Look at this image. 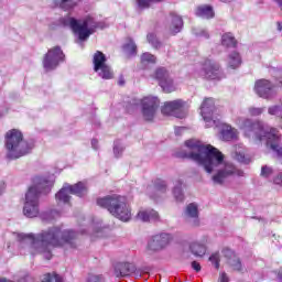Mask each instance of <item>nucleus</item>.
I'll return each mask as SVG.
<instances>
[{"mask_svg": "<svg viewBox=\"0 0 282 282\" xmlns=\"http://www.w3.org/2000/svg\"><path fill=\"white\" fill-rule=\"evenodd\" d=\"M61 25L73 30L74 34L78 36L79 41H87L96 30H104L107 28L104 22H98L91 15L84 18L83 20H76L72 17H65L59 19Z\"/></svg>", "mask_w": 282, "mask_h": 282, "instance_id": "4", "label": "nucleus"}, {"mask_svg": "<svg viewBox=\"0 0 282 282\" xmlns=\"http://www.w3.org/2000/svg\"><path fill=\"white\" fill-rule=\"evenodd\" d=\"M262 177H272V175H274V170H272V167L264 165L261 169V174Z\"/></svg>", "mask_w": 282, "mask_h": 282, "instance_id": "36", "label": "nucleus"}, {"mask_svg": "<svg viewBox=\"0 0 282 282\" xmlns=\"http://www.w3.org/2000/svg\"><path fill=\"white\" fill-rule=\"evenodd\" d=\"M53 282H65V281H63V276L58 274H53Z\"/></svg>", "mask_w": 282, "mask_h": 282, "instance_id": "46", "label": "nucleus"}, {"mask_svg": "<svg viewBox=\"0 0 282 282\" xmlns=\"http://www.w3.org/2000/svg\"><path fill=\"white\" fill-rule=\"evenodd\" d=\"M91 147H93V149H98V140L93 139L91 140Z\"/></svg>", "mask_w": 282, "mask_h": 282, "instance_id": "48", "label": "nucleus"}, {"mask_svg": "<svg viewBox=\"0 0 282 282\" xmlns=\"http://www.w3.org/2000/svg\"><path fill=\"white\" fill-rule=\"evenodd\" d=\"M119 85H124V82L120 80V82H119Z\"/></svg>", "mask_w": 282, "mask_h": 282, "instance_id": "52", "label": "nucleus"}, {"mask_svg": "<svg viewBox=\"0 0 282 282\" xmlns=\"http://www.w3.org/2000/svg\"><path fill=\"white\" fill-rule=\"evenodd\" d=\"M155 188L159 193H166L169 185H166V181H158L155 183Z\"/></svg>", "mask_w": 282, "mask_h": 282, "instance_id": "37", "label": "nucleus"}, {"mask_svg": "<svg viewBox=\"0 0 282 282\" xmlns=\"http://www.w3.org/2000/svg\"><path fill=\"white\" fill-rule=\"evenodd\" d=\"M169 77H171V75H169V70L165 68H158L152 75V78H155V80L159 82V85H162Z\"/></svg>", "mask_w": 282, "mask_h": 282, "instance_id": "30", "label": "nucleus"}, {"mask_svg": "<svg viewBox=\"0 0 282 282\" xmlns=\"http://www.w3.org/2000/svg\"><path fill=\"white\" fill-rule=\"evenodd\" d=\"M274 184H278L279 186H282V173L278 174L274 180Z\"/></svg>", "mask_w": 282, "mask_h": 282, "instance_id": "44", "label": "nucleus"}, {"mask_svg": "<svg viewBox=\"0 0 282 282\" xmlns=\"http://www.w3.org/2000/svg\"><path fill=\"white\" fill-rule=\"evenodd\" d=\"M187 153L183 158L193 160L212 175L213 184L224 186L229 177H243V171L237 169L235 164L225 160L224 153L213 145H205L202 141L191 139L185 141Z\"/></svg>", "mask_w": 282, "mask_h": 282, "instance_id": "1", "label": "nucleus"}, {"mask_svg": "<svg viewBox=\"0 0 282 282\" xmlns=\"http://www.w3.org/2000/svg\"><path fill=\"white\" fill-rule=\"evenodd\" d=\"M171 243V235L166 232L155 234L148 240V252H160Z\"/></svg>", "mask_w": 282, "mask_h": 282, "instance_id": "14", "label": "nucleus"}, {"mask_svg": "<svg viewBox=\"0 0 282 282\" xmlns=\"http://www.w3.org/2000/svg\"><path fill=\"white\" fill-rule=\"evenodd\" d=\"M186 107V102L182 99H176L173 101H166L162 108L161 111L163 116H173L174 118H185L186 112L184 111V108Z\"/></svg>", "mask_w": 282, "mask_h": 282, "instance_id": "13", "label": "nucleus"}, {"mask_svg": "<svg viewBox=\"0 0 282 282\" xmlns=\"http://www.w3.org/2000/svg\"><path fill=\"white\" fill-rule=\"evenodd\" d=\"M194 34L196 35V36H203L204 39H209V34H208V31H206V30H204V29H196L195 31H194Z\"/></svg>", "mask_w": 282, "mask_h": 282, "instance_id": "39", "label": "nucleus"}, {"mask_svg": "<svg viewBox=\"0 0 282 282\" xmlns=\"http://www.w3.org/2000/svg\"><path fill=\"white\" fill-rule=\"evenodd\" d=\"M139 10H149L151 6H155V3H162L163 0H135Z\"/></svg>", "mask_w": 282, "mask_h": 282, "instance_id": "31", "label": "nucleus"}, {"mask_svg": "<svg viewBox=\"0 0 282 282\" xmlns=\"http://www.w3.org/2000/svg\"><path fill=\"white\" fill-rule=\"evenodd\" d=\"M160 87L165 91V94H173L177 88L175 87V83H173V78L169 77L161 82Z\"/></svg>", "mask_w": 282, "mask_h": 282, "instance_id": "29", "label": "nucleus"}, {"mask_svg": "<svg viewBox=\"0 0 282 282\" xmlns=\"http://www.w3.org/2000/svg\"><path fill=\"white\" fill-rule=\"evenodd\" d=\"M221 45L224 47H237V40L232 33H225L221 37Z\"/></svg>", "mask_w": 282, "mask_h": 282, "instance_id": "28", "label": "nucleus"}, {"mask_svg": "<svg viewBox=\"0 0 282 282\" xmlns=\"http://www.w3.org/2000/svg\"><path fill=\"white\" fill-rule=\"evenodd\" d=\"M265 111V108H257V107H250L249 113L250 116H261Z\"/></svg>", "mask_w": 282, "mask_h": 282, "instance_id": "38", "label": "nucleus"}, {"mask_svg": "<svg viewBox=\"0 0 282 282\" xmlns=\"http://www.w3.org/2000/svg\"><path fill=\"white\" fill-rule=\"evenodd\" d=\"M209 261L214 263L215 268L219 270V254L214 253L209 257Z\"/></svg>", "mask_w": 282, "mask_h": 282, "instance_id": "40", "label": "nucleus"}, {"mask_svg": "<svg viewBox=\"0 0 282 282\" xmlns=\"http://www.w3.org/2000/svg\"><path fill=\"white\" fill-rule=\"evenodd\" d=\"M192 268L195 270V272H200L202 271V265L197 261L192 262Z\"/></svg>", "mask_w": 282, "mask_h": 282, "instance_id": "43", "label": "nucleus"}, {"mask_svg": "<svg viewBox=\"0 0 282 282\" xmlns=\"http://www.w3.org/2000/svg\"><path fill=\"white\" fill-rule=\"evenodd\" d=\"M235 160L241 162L242 164H248V160L246 159V150L243 145L239 144L235 147Z\"/></svg>", "mask_w": 282, "mask_h": 282, "instance_id": "27", "label": "nucleus"}, {"mask_svg": "<svg viewBox=\"0 0 282 282\" xmlns=\"http://www.w3.org/2000/svg\"><path fill=\"white\" fill-rule=\"evenodd\" d=\"M228 263L230 268H232V270H235L236 272H241V270H243L241 260L237 256H232L231 258H229Z\"/></svg>", "mask_w": 282, "mask_h": 282, "instance_id": "32", "label": "nucleus"}, {"mask_svg": "<svg viewBox=\"0 0 282 282\" xmlns=\"http://www.w3.org/2000/svg\"><path fill=\"white\" fill-rule=\"evenodd\" d=\"M14 239L21 243L30 246L31 254H43L46 259H52V248L72 243L78 237L74 230H62L58 227H53L34 237V235L13 232Z\"/></svg>", "mask_w": 282, "mask_h": 282, "instance_id": "2", "label": "nucleus"}, {"mask_svg": "<svg viewBox=\"0 0 282 282\" xmlns=\"http://www.w3.org/2000/svg\"><path fill=\"white\" fill-rule=\"evenodd\" d=\"M207 243L208 237L206 236L198 240H193L192 242H189V251L192 252V254H194V257H204V254H206Z\"/></svg>", "mask_w": 282, "mask_h": 282, "instance_id": "18", "label": "nucleus"}, {"mask_svg": "<svg viewBox=\"0 0 282 282\" xmlns=\"http://www.w3.org/2000/svg\"><path fill=\"white\" fill-rule=\"evenodd\" d=\"M199 76L207 80H221L224 78L221 65L214 59H205L199 70Z\"/></svg>", "mask_w": 282, "mask_h": 282, "instance_id": "12", "label": "nucleus"}, {"mask_svg": "<svg viewBox=\"0 0 282 282\" xmlns=\"http://www.w3.org/2000/svg\"><path fill=\"white\" fill-rule=\"evenodd\" d=\"M135 274V264L129 262H119L115 264V276L118 279L122 276H131Z\"/></svg>", "mask_w": 282, "mask_h": 282, "instance_id": "19", "label": "nucleus"}, {"mask_svg": "<svg viewBox=\"0 0 282 282\" xmlns=\"http://www.w3.org/2000/svg\"><path fill=\"white\" fill-rule=\"evenodd\" d=\"M221 3H231L232 0H219Z\"/></svg>", "mask_w": 282, "mask_h": 282, "instance_id": "50", "label": "nucleus"}, {"mask_svg": "<svg viewBox=\"0 0 282 282\" xmlns=\"http://www.w3.org/2000/svg\"><path fill=\"white\" fill-rule=\"evenodd\" d=\"M172 195L175 202H184V181H182L181 178L174 181Z\"/></svg>", "mask_w": 282, "mask_h": 282, "instance_id": "23", "label": "nucleus"}, {"mask_svg": "<svg viewBox=\"0 0 282 282\" xmlns=\"http://www.w3.org/2000/svg\"><path fill=\"white\" fill-rule=\"evenodd\" d=\"M123 151H124V147L122 145V143H120V141H116L113 147L115 156L120 158Z\"/></svg>", "mask_w": 282, "mask_h": 282, "instance_id": "35", "label": "nucleus"}, {"mask_svg": "<svg viewBox=\"0 0 282 282\" xmlns=\"http://www.w3.org/2000/svg\"><path fill=\"white\" fill-rule=\"evenodd\" d=\"M220 135L221 140L230 142V140H237L239 138V131L230 126H226L221 129Z\"/></svg>", "mask_w": 282, "mask_h": 282, "instance_id": "24", "label": "nucleus"}, {"mask_svg": "<svg viewBox=\"0 0 282 282\" xmlns=\"http://www.w3.org/2000/svg\"><path fill=\"white\" fill-rule=\"evenodd\" d=\"M215 99L205 98L200 106V115L203 120L206 122V127H216L217 121L215 120Z\"/></svg>", "mask_w": 282, "mask_h": 282, "instance_id": "15", "label": "nucleus"}, {"mask_svg": "<svg viewBox=\"0 0 282 282\" xmlns=\"http://www.w3.org/2000/svg\"><path fill=\"white\" fill-rule=\"evenodd\" d=\"M148 43L154 47V50H159V47H162V42L158 40V36L154 33H149L148 36Z\"/></svg>", "mask_w": 282, "mask_h": 282, "instance_id": "33", "label": "nucleus"}, {"mask_svg": "<svg viewBox=\"0 0 282 282\" xmlns=\"http://www.w3.org/2000/svg\"><path fill=\"white\" fill-rule=\"evenodd\" d=\"M142 118L147 122L153 121L158 109H160V98L155 96H145L140 100Z\"/></svg>", "mask_w": 282, "mask_h": 282, "instance_id": "10", "label": "nucleus"}, {"mask_svg": "<svg viewBox=\"0 0 282 282\" xmlns=\"http://www.w3.org/2000/svg\"><path fill=\"white\" fill-rule=\"evenodd\" d=\"M182 28H184V20H182V17L171 13L170 14V32L175 35L178 34V32H182Z\"/></svg>", "mask_w": 282, "mask_h": 282, "instance_id": "20", "label": "nucleus"}, {"mask_svg": "<svg viewBox=\"0 0 282 282\" xmlns=\"http://www.w3.org/2000/svg\"><path fill=\"white\" fill-rule=\"evenodd\" d=\"M241 129L245 131L247 138H252L256 142H261L263 138L267 140V145L276 153L278 158H282L281 148V134L275 128L263 129V126L259 121H252L250 119L242 120Z\"/></svg>", "mask_w": 282, "mask_h": 282, "instance_id": "3", "label": "nucleus"}, {"mask_svg": "<svg viewBox=\"0 0 282 282\" xmlns=\"http://www.w3.org/2000/svg\"><path fill=\"white\" fill-rule=\"evenodd\" d=\"M278 30H279V32H282V24H281V22H278Z\"/></svg>", "mask_w": 282, "mask_h": 282, "instance_id": "49", "label": "nucleus"}, {"mask_svg": "<svg viewBox=\"0 0 282 282\" xmlns=\"http://www.w3.org/2000/svg\"><path fill=\"white\" fill-rule=\"evenodd\" d=\"M97 205L107 210L120 221H131V206L124 196H106L97 199Z\"/></svg>", "mask_w": 282, "mask_h": 282, "instance_id": "7", "label": "nucleus"}, {"mask_svg": "<svg viewBox=\"0 0 282 282\" xmlns=\"http://www.w3.org/2000/svg\"><path fill=\"white\" fill-rule=\"evenodd\" d=\"M87 193V185L79 182L75 185L64 184V186L55 194V199L57 204H69L72 195H77V197H83Z\"/></svg>", "mask_w": 282, "mask_h": 282, "instance_id": "8", "label": "nucleus"}, {"mask_svg": "<svg viewBox=\"0 0 282 282\" xmlns=\"http://www.w3.org/2000/svg\"><path fill=\"white\" fill-rule=\"evenodd\" d=\"M241 66V55L237 52H232L227 57V67L229 69H237Z\"/></svg>", "mask_w": 282, "mask_h": 282, "instance_id": "25", "label": "nucleus"}, {"mask_svg": "<svg viewBox=\"0 0 282 282\" xmlns=\"http://www.w3.org/2000/svg\"><path fill=\"white\" fill-rule=\"evenodd\" d=\"M0 282H10V281H8V280H6V279H2V280H0Z\"/></svg>", "mask_w": 282, "mask_h": 282, "instance_id": "51", "label": "nucleus"}, {"mask_svg": "<svg viewBox=\"0 0 282 282\" xmlns=\"http://www.w3.org/2000/svg\"><path fill=\"white\" fill-rule=\"evenodd\" d=\"M42 282H54V275H52L51 273L45 274Z\"/></svg>", "mask_w": 282, "mask_h": 282, "instance_id": "45", "label": "nucleus"}, {"mask_svg": "<svg viewBox=\"0 0 282 282\" xmlns=\"http://www.w3.org/2000/svg\"><path fill=\"white\" fill-rule=\"evenodd\" d=\"M4 191H6V183L0 182V195H3Z\"/></svg>", "mask_w": 282, "mask_h": 282, "instance_id": "47", "label": "nucleus"}, {"mask_svg": "<svg viewBox=\"0 0 282 282\" xmlns=\"http://www.w3.org/2000/svg\"><path fill=\"white\" fill-rule=\"evenodd\" d=\"M137 219L139 221H158L160 214L153 209H141L137 215Z\"/></svg>", "mask_w": 282, "mask_h": 282, "instance_id": "22", "label": "nucleus"}, {"mask_svg": "<svg viewBox=\"0 0 282 282\" xmlns=\"http://www.w3.org/2000/svg\"><path fill=\"white\" fill-rule=\"evenodd\" d=\"M123 52L128 56H135L138 54V45H135V42L133 40L129 39L126 44H123Z\"/></svg>", "mask_w": 282, "mask_h": 282, "instance_id": "26", "label": "nucleus"}, {"mask_svg": "<svg viewBox=\"0 0 282 282\" xmlns=\"http://www.w3.org/2000/svg\"><path fill=\"white\" fill-rule=\"evenodd\" d=\"M195 14L200 19H215V9L210 4H202L195 9Z\"/></svg>", "mask_w": 282, "mask_h": 282, "instance_id": "21", "label": "nucleus"}, {"mask_svg": "<svg viewBox=\"0 0 282 282\" xmlns=\"http://www.w3.org/2000/svg\"><path fill=\"white\" fill-rule=\"evenodd\" d=\"M102 275L89 274L88 282H102Z\"/></svg>", "mask_w": 282, "mask_h": 282, "instance_id": "41", "label": "nucleus"}, {"mask_svg": "<svg viewBox=\"0 0 282 282\" xmlns=\"http://www.w3.org/2000/svg\"><path fill=\"white\" fill-rule=\"evenodd\" d=\"M156 61L155 55L151 54V53H143L141 55V63L142 65H151L154 64Z\"/></svg>", "mask_w": 282, "mask_h": 282, "instance_id": "34", "label": "nucleus"}, {"mask_svg": "<svg viewBox=\"0 0 282 282\" xmlns=\"http://www.w3.org/2000/svg\"><path fill=\"white\" fill-rule=\"evenodd\" d=\"M0 116H1V112H0Z\"/></svg>", "mask_w": 282, "mask_h": 282, "instance_id": "53", "label": "nucleus"}, {"mask_svg": "<svg viewBox=\"0 0 282 282\" xmlns=\"http://www.w3.org/2000/svg\"><path fill=\"white\" fill-rule=\"evenodd\" d=\"M254 91L260 98L270 100L276 96V88L268 79H259L254 84Z\"/></svg>", "mask_w": 282, "mask_h": 282, "instance_id": "16", "label": "nucleus"}, {"mask_svg": "<svg viewBox=\"0 0 282 282\" xmlns=\"http://www.w3.org/2000/svg\"><path fill=\"white\" fill-rule=\"evenodd\" d=\"M52 182L45 178H39L35 185L31 186L25 194L23 215L29 218L39 217V196L41 193H50L52 191Z\"/></svg>", "mask_w": 282, "mask_h": 282, "instance_id": "5", "label": "nucleus"}, {"mask_svg": "<svg viewBox=\"0 0 282 282\" xmlns=\"http://www.w3.org/2000/svg\"><path fill=\"white\" fill-rule=\"evenodd\" d=\"M6 148L9 160H19V158L32 152L34 143L25 141L21 130L12 129L6 133Z\"/></svg>", "mask_w": 282, "mask_h": 282, "instance_id": "6", "label": "nucleus"}, {"mask_svg": "<svg viewBox=\"0 0 282 282\" xmlns=\"http://www.w3.org/2000/svg\"><path fill=\"white\" fill-rule=\"evenodd\" d=\"M218 282H230V279L226 272H221L219 274Z\"/></svg>", "mask_w": 282, "mask_h": 282, "instance_id": "42", "label": "nucleus"}, {"mask_svg": "<svg viewBox=\"0 0 282 282\" xmlns=\"http://www.w3.org/2000/svg\"><path fill=\"white\" fill-rule=\"evenodd\" d=\"M184 219L186 224H188V226H192L193 228H197L199 226V209L197 207V204L191 203L186 206L184 212Z\"/></svg>", "mask_w": 282, "mask_h": 282, "instance_id": "17", "label": "nucleus"}, {"mask_svg": "<svg viewBox=\"0 0 282 282\" xmlns=\"http://www.w3.org/2000/svg\"><path fill=\"white\" fill-rule=\"evenodd\" d=\"M65 62V53L61 46H55L48 50L43 59V67L46 72H52L56 69L61 63Z\"/></svg>", "mask_w": 282, "mask_h": 282, "instance_id": "11", "label": "nucleus"}, {"mask_svg": "<svg viewBox=\"0 0 282 282\" xmlns=\"http://www.w3.org/2000/svg\"><path fill=\"white\" fill-rule=\"evenodd\" d=\"M94 72L98 74L104 80H111L113 78V70L107 64V56L100 51H97L93 57Z\"/></svg>", "mask_w": 282, "mask_h": 282, "instance_id": "9", "label": "nucleus"}]
</instances>
